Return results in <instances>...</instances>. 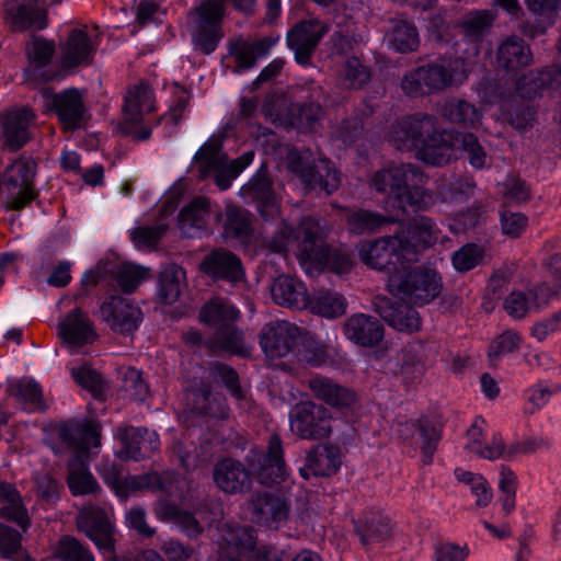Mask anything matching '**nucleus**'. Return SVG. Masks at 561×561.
<instances>
[{"label": "nucleus", "instance_id": "4d7b16f0", "mask_svg": "<svg viewBox=\"0 0 561 561\" xmlns=\"http://www.w3.org/2000/svg\"><path fill=\"white\" fill-rule=\"evenodd\" d=\"M51 557L59 561H94L91 550L69 535L57 540L51 548Z\"/></svg>", "mask_w": 561, "mask_h": 561}, {"label": "nucleus", "instance_id": "c03bdc74", "mask_svg": "<svg viewBox=\"0 0 561 561\" xmlns=\"http://www.w3.org/2000/svg\"><path fill=\"white\" fill-rule=\"evenodd\" d=\"M391 530L389 518L378 512H368L355 523V531L364 546L388 539Z\"/></svg>", "mask_w": 561, "mask_h": 561}, {"label": "nucleus", "instance_id": "bb28decb", "mask_svg": "<svg viewBox=\"0 0 561 561\" xmlns=\"http://www.w3.org/2000/svg\"><path fill=\"white\" fill-rule=\"evenodd\" d=\"M59 335L70 346L79 347L92 343L96 333L89 316L76 308L59 324Z\"/></svg>", "mask_w": 561, "mask_h": 561}, {"label": "nucleus", "instance_id": "20e7f679", "mask_svg": "<svg viewBox=\"0 0 561 561\" xmlns=\"http://www.w3.org/2000/svg\"><path fill=\"white\" fill-rule=\"evenodd\" d=\"M358 256L370 268L391 275L403 265L416 262L417 250L405 236L393 234L360 243Z\"/></svg>", "mask_w": 561, "mask_h": 561}, {"label": "nucleus", "instance_id": "e433bc0d", "mask_svg": "<svg viewBox=\"0 0 561 561\" xmlns=\"http://www.w3.org/2000/svg\"><path fill=\"white\" fill-rule=\"evenodd\" d=\"M0 517L16 524L22 530L28 529L31 518L15 485L0 481Z\"/></svg>", "mask_w": 561, "mask_h": 561}, {"label": "nucleus", "instance_id": "2eb2a0df", "mask_svg": "<svg viewBox=\"0 0 561 561\" xmlns=\"http://www.w3.org/2000/svg\"><path fill=\"white\" fill-rule=\"evenodd\" d=\"M100 313L107 325L121 334H130L142 321L141 309L121 296H111L100 308Z\"/></svg>", "mask_w": 561, "mask_h": 561}, {"label": "nucleus", "instance_id": "c9c22d12", "mask_svg": "<svg viewBox=\"0 0 561 561\" xmlns=\"http://www.w3.org/2000/svg\"><path fill=\"white\" fill-rule=\"evenodd\" d=\"M51 104L60 123L67 129L77 128L85 113L83 98L77 89H69L54 94Z\"/></svg>", "mask_w": 561, "mask_h": 561}, {"label": "nucleus", "instance_id": "f257e3e1", "mask_svg": "<svg viewBox=\"0 0 561 561\" xmlns=\"http://www.w3.org/2000/svg\"><path fill=\"white\" fill-rule=\"evenodd\" d=\"M389 141L401 151H416L427 164L444 165L454 157V131H438L436 118L415 114L397 121L388 135Z\"/></svg>", "mask_w": 561, "mask_h": 561}, {"label": "nucleus", "instance_id": "1a4fd4ad", "mask_svg": "<svg viewBox=\"0 0 561 561\" xmlns=\"http://www.w3.org/2000/svg\"><path fill=\"white\" fill-rule=\"evenodd\" d=\"M194 163L198 180L214 178L216 185L225 191L230 187L228 159L218 137L209 138L195 153Z\"/></svg>", "mask_w": 561, "mask_h": 561}, {"label": "nucleus", "instance_id": "09e8293b", "mask_svg": "<svg viewBox=\"0 0 561 561\" xmlns=\"http://www.w3.org/2000/svg\"><path fill=\"white\" fill-rule=\"evenodd\" d=\"M411 305H391L380 308V314L389 325L398 331L412 333L421 328L419 312Z\"/></svg>", "mask_w": 561, "mask_h": 561}, {"label": "nucleus", "instance_id": "6e6552de", "mask_svg": "<svg viewBox=\"0 0 561 561\" xmlns=\"http://www.w3.org/2000/svg\"><path fill=\"white\" fill-rule=\"evenodd\" d=\"M46 0H5L3 22L12 32L41 31L47 24Z\"/></svg>", "mask_w": 561, "mask_h": 561}, {"label": "nucleus", "instance_id": "9d476101", "mask_svg": "<svg viewBox=\"0 0 561 561\" xmlns=\"http://www.w3.org/2000/svg\"><path fill=\"white\" fill-rule=\"evenodd\" d=\"M250 519L260 526L277 529L287 522L290 504L277 492H255L248 505Z\"/></svg>", "mask_w": 561, "mask_h": 561}, {"label": "nucleus", "instance_id": "6ab92c4d", "mask_svg": "<svg viewBox=\"0 0 561 561\" xmlns=\"http://www.w3.org/2000/svg\"><path fill=\"white\" fill-rule=\"evenodd\" d=\"M201 271L215 280L236 283L244 272L241 260L232 252L218 248L207 253L201 262Z\"/></svg>", "mask_w": 561, "mask_h": 561}, {"label": "nucleus", "instance_id": "6e6d98bb", "mask_svg": "<svg viewBox=\"0 0 561 561\" xmlns=\"http://www.w3.org/2000/svg\"><path fill=\"white\" fill-rule=\"evenodd\" d=\"M36 163L30 157H21L9 164L3 173L4 184L10 188L34 185Z\"/></svg>", "mask_w": 561, "mask_h": 561}, {"label": "nucleus", "instance_id": "8fccbe9b", "mask_svg": "<svg viewBox=\"0 0 561 561\" xmlns=\"http://www.w3.org/2000/svg\"><path fill=\"white\" fill-rule=\"evenodd\" d=\"M386 38L391 48L402 54L415 51L420 45L415 25L407 20L394 21Z\"/></svg>", "mask_w": 561, "mask_h": 561}, {"label": "nucleus", "instance_id": "5701e85b", "mask_svg": "<svg viewBox=\"0 0 561 561\" xmlns=\"http://www.w3.org/2000/svg\"><path fill=\"white\" fill-rule=\"evenodd\" d=\"M213 478L215 484L229 494L241 493L251 485V477L247 468L231 458L222 459L215 465Z\"/></svg>", "mask_w": 561, "mask_h": 561}, {"label": "nucleus", "instance_id": "69168bd1", "mask_svg": "<svg viewBox=\"0 0 561 561\" xmlns=\"http://www.w3.org/2000/svg\"><path fill=\"white\" fill-rule=\"evenodd\" d=\"M524 343L522 334L514 330H506L495 336L489 345L488 356L491 362L503 356L518 352Z\"/></svg>", "mask_w": 561, "mask_h": 561}, {"label": "nucleus", "instance_id": "ddd939ff", "mask_svg": "<svg viewBox=\"0 0 561 561\" xmlns=\"http://www.w3.org/2000/svg\"><path fill=\"white\" fill-rule=\"evenodd\" d=\"M248 460L262 484L280 482L286 476L283 444L278 434L270 436L266 453L252 451Z\"/></svg>", "mask_w": 561, "mask_h": 561}, {"label": "nucleus", "instance_id": "f8f14e48", "mask_svg": "<svg viewBox=\"0 0 561 561\" xmlns=\"http://www.w3.org/2000/svg\"><path fill=\"white\" fill-rule=\"evenodd\" d=\"M561 298V283L556 286L541 284L527 290H513L504 300L503 308L515 319L524 318L528 312L547 307L552 298Z\"/></svg>", "mask_w": 561, "mask_h": 561}, {"label": "nucleus", "instance_id": "338daca9", "mask_svg": "<svg viewBox=\"0 0 561 561\" xmlns=\"http://www.w3.org/2000/svg\"><path fill=\"white\" fill-rule=\"evenodd\" d=\"M370 79L369 69L356 56L347 57L341 72V84L346 89H360Z\"/></svg>", "mask_w": 561, "mask_h": 561}, {"label": "nucleus", "instance_id": "5fc2aeb1", "mask_svg": "<svg viewBox=\"0 0 561 561\" xmlns=\"http://www.w3.org/2000/svg\"><path fill=\"white\" fill-rule=\"evenodd\" d=\"M240 317L236 307L227 300L215 298L206 304L199 312L202 322L219 328L224 323H234Z\"/></svg>", "mask_w": 561, "mask_h": 561}, {"label": "nucleus", "instance_id": "2f4dec72", "mask_svg": "<svg viewBox=\"0 0 561 561\" xmlns=\"http://www.w3.org/2000/svg\"><path fill=\"white\" fill-rule=\"evenodd\" d=\"M427 176L424 174L423 182L416 180L410 182L403 190L392 197V207L402 214L417 213L428 210L434 206L433 191L422 187L426 183Z\"/></svg>", "mask_w": 561, "mask_h": 561}, {"label": "nucleus", "instance_id": "a19ab883", "mask_svg": "<svg viewBox=\"0 0 561 561\" xmlns=\"http://www.w3.org/2000/svg\"><path fill=\"white\" fill-rule=\"evenodd\" d=\"M340 210L342 213L341 218L345 221L347 229L356 234L371 232L396 221L391 216H383L368 209L340 207Z\"/></svg>", "mask_w": 561, "mask_h": 561}, {"label": "nucleus", "instance_id": "603ef678", "mask_svg": "<svg viewBox=\"0 0 561 561\" xmlns=\"http://www.w3.org/2000/svg\"><path fill=\"white\" fill-rule=\"evenodd\" d=\"M307 308L314 314L333 319L346 312V300L336 291L320 290L309 297Z\"/></svg>", "mask_w": 561, "mask_h": 561}, {"label": "nucleus", "instance_id": "0e129e2a", "mask_svg": "<svg viewBox=\"0 0 561 561\" xmlns=\"http://www.w3.org/2000/svg\"><path fill=\"white\" fill-rule=\"evenodd\" d=\"M72 495H83L96 492L100 486L83 462H72L67 478Z\"/></svg>", "mask_w": 561, "mask_h": 561}, {"label": "nucleus", "instance_id": "72a5a7b5", "mask_svg": "<svg viewBox=\"0 0 561 561\" xmlns=\"http://www.w3.org/2000/svg\"><path fill=\"white\" fill-rule=\"evenodd\" d=\"M496 60L505 71L516 72L533 62V54L523 38L510 36L499 46Z\"/></svg>", "mask_w": 561, "mask_h": 561}, {"label": "nucleus", "instance_id": "a18cd8bd", "mask_svg": "<svg viewBox=\"0 0 561 561\" xmlns=\"http://www.w3.org/2000/svg\"><path fill=\"white\" fill-rule=\"evenodd\" d=\"M439 114L449 123L469 128H476L482 117L473 104L457 98L446 100L439 108Z\"/></svg>", "mask_w": 561, "mask_h": 561}, {"label": "nucleus", "instance_id": "b1692460", "mask_svg": "<svg viewBox=\"0 0 561 561\" xmlns=\"http://www.w3.org/2000/svg\"><path fill=\"white\" fill-rule=\"evenodd\" d=\"M60 440L77 453H85L100 444L99 426L93 422L69 421L58 426Z\"/></svg>", "mask_w": 561, "mask_h": 561}, {"label": "nucleus", "instance_id": "a211bd4d", "mask_svg": "<svg viewBox=\"0 0 561 561\" xmlns=\"http://www.w3.org/2000/svg\"><path fill=\"white\" fill-rule=\"evenodd\" d=\"M291 169L294 172L298 173L301 183L307 190L319 188L330 195L341 185L339 171L327 158L319 159L312 165H302L300 162L294 161Z\"/></svg>", "mask_w": 561, "mask_h": 561}, {"label": "nucleus", "instance_id": "393cba45", "mask_svg": "<svg viewBox=\"0 0 561 561\" xmlns=\"http://www.w3.org/2000/svg\"><path fill=\"white\" fill-rule=\"evenodd\" d=\"M96 44L83 28L70 31L61 48V64L65 68L89 66L92 62Z\"/></svg>", "mask_w": 561, "mask_h": 561}, {"label": "nucleus", "instance_id": "423d86ee", "mask_svg": "<svg viewBox=\"0 0 561 561\" xmlns=\"http://www.w3.org/2000/svg\"><path fill=\"white\" fill-rule=\"evenodd\" d=\"M332 414L313 401L297 403L289 413V427L294 435L307 440H321L332 433Z\"/></svg>", "mask_w": 561, "mask_h": 561}, {"label": "nucleus", "instance_id": "ea45409f", "mask_svg": "<svg viewBox=\"0 0 561 561\" xmlns=\"http://www.w3.org/2000/svg\"><path fill=\"white\" fill-rule=\"evenodd\" d=\"M482 424H484V420L477 417L467 431L468 443L466 449L489 460L501 458L504 455V440L501 434H494L490 443L483 444Z\"/></svg>", "mask_w": 561, "mask_h": 561}, {"label": "nucleus", "instance_id": "aec40b11", "mask_svg": "<svg viewBox=\"0 0 561 561\" xmlns=\"http://www.w3.org/2000/svg\"><path fill=\"white\" fill-rule=\"evenodd\" d=\"M347 340L362 347L377 346L383 339V325L375 317L355 313L348 317L342 327Z\"/></svg>", "mask_w": 561, "mask_h": 561}, {"label": "nucleus", "instance_id": "79ce46f5", "mask_svg": "<svg viewBox=\"0 0 561 561\" xmlns=\"http://www.w3.org/2000/svg\"><path fill=\"white\" fill-rule=\"evenodd\" d=\"M209 217V203L204 197L193 199L179 214L178 224L184 237L194 238L201 233L207 225Z\"/></svg>", "mask_w": 561, "mask_h": 561}, {"label": "nucleus", "instance_id": "774afa93", "mask_svg": "<svg viewBox=\"0 0 561 561\" xmlns=\"http://www.w3.org/2000/svg\"><path fill=\"white\" fill-rule=\"evenodd\" d=\"M55 49L54 41L37 35H33L25 45L28 61L35 68L48 65L55 54Z\"/></svg>", "mask_w": 561, "mask_h": 561}, {"label": "nucleus", "instance_id": "0eeeda50", "mask_svg": "<svg viewBox=\"0 0 561 561\" xmlns=\"http://www.w3.org/2000/svg\"><path fill=\"white\" fill-rule=\"evenodd\" d=\"M153 90L145 82H140L128 89L125 96L124 133L136 140H147L151 135V127L144 124L145 115L154 111Z\"/></svg>", "mask_w": 561, "mask_h": 561}, {"label": "nucleus", "instance_id": "c756f323", "mask_svg": "<svg viewBox=\"0 0 561 561\" xmlns=\"http://www.w3.org/2000/svg\"><path fill=\"white\" fill-rule=\"evenodd\" d=\"M187 407L191 412L201 416L218 420H225L229 416V408L226 403V398L219 392H214L206 386L192 390L187 394Z\"/></svg>", "mask_w": 561, "mask_h": 561}, {"label": "nucleus", "instance_id": "a878e982", "mask_svg": "<svg viewBox=\"0 0 561 561\" xmlns=\"http://www.w3.org/2000/svg\"><path fill=\"white\" fill-rule=\"evenodd\" d=\"M311 393L320 401L336 409L350 408L356 400V393L331 378L313 376L308 381Z\"/></svg>", "mask_w": 561, "mask_h": 561}, {"label": "nucleus", "instance_id": "de8ad7c7", "mask_svg": "<svg viewBox=\"0 0 561 561\" xmlns=\"http://www.w3.org/2000/svg\"><path fill=\"white\" fill-rule=\"evenodd\" d=\"M408 239L416 247L417 254L433 247L439 239L440 230L436 222L427 216H419L408 224Z\"/></svg>", "mask_w": 561, "mask_h": 561}, {"label": "nucleus", "instance_id": "4468645a", "mask_svg": "<svg viewBox=\"0 0 561 561\" xmlns=\"http://www.w3.org/2000/svg\"><path fill=\"white\" fill-rule=\"evenodd\" d=\"M76 525L94 545L103 551L114 550L113 525L104 510L99 506H85L76 517Z\"/></svg>", "mask_w": 561, "mask_h": 561}, {"label": "nucleus", "instance_id": "e2e57ef3", "mask_svg": "<svg viewBox=\"0 0 561 561\" xmlns=\"http://www.w3.org/2000/svg\"><path fill=\"white\" fill-rule=\"evenodd\" d=\"M494 18L489 10L469 12L461 20V31L469 39L479 41L490 31Z\"/></svg>", "mask_w": 561, "mask_h": 561}, {"label": "nucleus", "instance_id": "37998d69", "mask_svg": "<svg viewBox=\"0 0 561 561\" xmlns=\"http://www.w3.org/2000/svg\"><path fill=\"white\" fill-rule=\"evenodd\" d=\"M219 547L227 553L250 554L248 558L253 557L255 550L259 549L254 530L251 527L242 526H227L222 531Z\"/></svg>", "mask_w": 561, "mask_h": 561}, {"label": "nucleus", "instance_id": "cd10ccee", "mask_svg": "<svg viewBox=\"0 0 561 561\" xmlns=\"http://www.w3.org/2000/svg\"><path fill=\"white\" fill-rule=\"evenodd\" d=\"M271 294L275 304L286 308L302 310L309 302L305 284L288 275H279L274 279Z\"/></svg>", "mask_w": 561, "mask_h": 561}, {"label": "nucleus", "instance_id": "39448f33", "mask_svg": "<svg viewBox=\"0 0 561 561\" xmlns=\"http://www.w3.org/2000/svg\"><path fill=\"white\" fill-rule=\"evenodd\" d=\"M228 0H202L187 13L194 48L211 54L224 37L222 22Z\"/></svg>", "mask_w": 561, "mask_h": 561}, {"label": "nucleus", "instance_id": "49530a36", "mask_svg": "<svg viewBox=\"0 0 561 561\" xmlns=\"http://www.w3.org/2000/svg\"><path fill=\"white\" fill-rule=\"evenodd\" d=\"M8 392L27 412L45 409L42 388L34 380L20 379L12 381L8 387Z\"/></svg>", "mask_w": 561, "mask_h": 561}, {"label": "nucleus", "instance_id": "680f3d73", "mask_svg": "<svg viewBox=\"0 0 561 561\" xmlns=\"http://www.w3.org/2000/svg\"><path fill=\"white\" fill-rule=\"evenodd\" d=\"M170 481L171 474L169 472L163 474L148 472L138 476H127L125 482L126 500L131 493L139 491H167Z\"/></svg>", "mask_w": 561, "mask_h": 561}, {"label": "nucleus", "instance_id": "3c124183", "mask_svg": "<svg viewBox=\"0 0 561 561\" xmlns=\"http://www.w3.org/2000/svg\"><path fill=\"white\" fill-rule=\"evenodd\" d=\"M310 263H314L335 274H346L353 267L354 261L347 248L328 244L322 251L316 254Z\"/></svg>", "mask_w": 561, "mask_h": 561}, {"label": "nucleus", "instance_id": "f704fd0d", "mask_svg": "<svg viewBox=\"0 0 561 561\" xmlns=\"http://www.w3.org/2000/svg\"><path fill=\"white\" fill-rule=\"evenodd\" d=\"M206 348L214 354L228 353L245 357L250 348L244 343L242 331L234 323H224L217 328L214 335L207 340Z\"/></svg>", "mask_w": 561, "mask_h": 561}, {"label": "nucleus", "instance_id": "c85d7f7f", "mask_svg": "<svg viewBox=\"0 0 561 561\" xmlns=\"http://www.w3.org/2000/svg\"><path fill=\"white\" fill-rule=\"evenodd\" d=\"M159 446L160 440L154 432L141 427H129L122 436L121 454L127 459L139 461L150 457Z\"/></svg>", "mask_w": 561, "mask_h": 561}, {"label": "nucleus", "instance_id": "58836bf2", "mask_svg": "<svg viewBox=\"0 0 561 561\" xmlns=\"http://www.w3.org/2000/svg\"><path fill=\"white\" fill-rule=\"evenodd\" d=\"M402 434L413 432L417 435L415 444L422 453V461L430 465L433 461V455L436 451L438 442L442 438L440 431L427 419H420L416 423L413 421L401 424Z\"/></svg>", "mask_w": 561, "mask_h": 561}, {"label": "nucleus", "instance_id": "f03ea898", "mask_svg": "<svg viewBox=\"0 0 561 561\" xmlns=\"http://www.w3.org/2000/svg\"><path fill=\"white\" fill-rule=\"evenodd\" d=\"M468 72L463 58L443 56L405 73L401 80V89L409 96H423L461 85L467 80Z\"/></svg>", "mask_w": 561, "mask_h": 561}, {"label": "nucleus", "instance_id": "bf43d9fd", "mask_svg": "<svg viewBox=\"0 0 561 561\" xmlns=\"http://www.w3.org/2000/svg\"><path fill=\"white\" fill-rule=\"evenodd\" d=\"M456 479L467 485L473 496H476V506H488L493 497V492L488 481L478 473L466 471L461 468L455 470Z\"/></svg>", "mask_w": 561, "mask_h": 561}, {"label": "nucleus", "instance_id": "9b49d317", "mask_svg": "<svg viewBox=\"0 0 561 561\" xmlns=\"http://www.w3.org/2000/svg\"><path fill=\"white\" fill-rule=\"evenodd\" d=\"M300 329L286 320L267 322L261 329L259 343L267 357L280 358L293 352L298 339Z\"/></svg>", "mask_w": 561, "mask_h": 561}, {"label": "nucleus", "instance_id": "052dcab7", "mask_svg": "<svg viewBox=\"0 0 561 561\" xmlns=\"http://www.w3.org/2000/svg\"><path fill=\"white\" fill-rule=\"evenodd\" d=\"M551 82V75L548 71H530L522 76L516 83L517 95L523 100H535L541 96Z\"/></svg>", "mask_w": 561, "mask_h": 561}, {"label": "nucleus", "instance_id": "f3484780", "mask_svg": "<svg viewBox=\"0 0 561 561\" xmlns=\"http://www.w3.org/2000/svg\"><path fill=\"white\" fill-rule=\"evenodd\" d=\"M328 32V25L318 19L297 23L287 34V44L295 53L299 64H307L321 38Z\"/></svg>", "mask_w": 561, "mask_h": 561}, {"label": "nucleus", "instance_id": "7c9ffc66", "mask_svg": "<svg viewBox=\"0 0 561 561\" xmlns=\"http://www.w3.org/2000/svg\"><path fill=\"white\" fill-rule=\"evenodd\" d=\"M341 466V451L337 446L320 444L313 447L306 457V467L300 469L301 474L308 478V473L316 477H330Z\"/></svg>", "mask_w": 561, "mask_h": 561}, {"label": "nucleus", "instance_id": "7ed1b4c3", "mask_svg": "<svg viewBox=\"0 0 561 561\" xmlns=\"http://www.w3.org/2000/svg\"><path fill=\"white\" fill-rule=\"evenodd\" d=\"M388 291L402 302L422 307L436 299L443 290L439 273L431 267L408 268L403 265L388 276Z\"/></svg>", "mask_w": 561, "mask_h": 561}, {"label": "nucleus", "instance_id": "864d4df0", "mask_svg": "<svg viewBox=\"0 0 561 561\" xmlns=\"http://www.w3.org/2000/svg\"><path fill=\"white\" fill-rule=\"evenodd\" d=\"M185 279L184 270L176 264H169L163 267L159 275L158 295L165 305L174 304L181 294L182 284Z\"/></svg>", "mask_w": 561, "mask_h": 561}, {"label": "nucleus", "instance_id": "4be33fe9", "mask_svg": "<svg viewBox=\"0 0 561 561\" xmlns=\"http://www.w3.org/2000/svg\"><path fill=\"white\" fill-rule=\"evenodd\" d=\"M34 117V113L28 108L9 112L3 117L1 138L7 149L18 151L30 140V126Z\"/></svg>", "mask_w": 561, "mask_h": 561}, {"label": "nucleus", "instance_id": "412c9836", "mask_svg": "<svg viewBox=\"0 0 561 561\" xmlns=\"http://www.w3.org/2000/svg\"><path fill=\"white\" fill-rule=\"evenodd\" d=\"M330 229L325 222L313 217H304L296 228L297 248L301 261L311 260L328 244Z\"/></svg>", "mask_w": 561, "mask_h": 561}, {"label": "nucleus", "instance_id": "13d9d810", "mask_svg": "<svg viewBox=\"0 0 561 561\" xmlns=\"http://www.w3.org/2000/svg\"><path fill=\"white\" fill-rule=\"evenodd\" d=\"M310 99L308 103H301L297 107V124L300 128L312 129L323 115L320 102L324 101V94L321 87L312 83L310 88Z\"/></svg>", "mask_w": 561, "mask_h": 561}, {"label": "nucleus", "instance_id": "4c0bfd02", "mask_svg": "<svg viewBox=\"0 0 561 561\" xmlns=\"http://www.w3.org/2000/svg\"><path fill=\"white\" fill-rule=\"evenodd\" d=\"M388 369L402 385L408 387L421 381L425 366L416 351L409 346L402 348L396 358L389 362Z\"/></svg>", "mask_w": 561, "mask_h": 561}, {"label": "nucleus", "instance_id": "473e14b6", "mask_svg": "<svg viewBox=\"0 0 561 561\" xmlns=\"http://www.w3.org/2000/svg\"><path fill=\"white\" fill-rule=\"evenodd\" d=\"M245 198L257 202V210L265 220H272L279 215V203L272 190V183L266 176H256L242 187Z\"/></svg>", "mask_w": 561, "mask_h": 561}, {"label": "nucleus", "instance_id": "dca6fc26", "mask_svg": "<svg viewBox=\"0 0 561 561\" xmlns=\"http://www.w3.org/2000/svg\"><path fill=\"white\" fill-rule=\"evenodd\" d=\"M423 182L424 173L411 163L390 164L376 171L369 184L379 193H388L390 203L397 193L413 181Z\"/></svg>", "mask_w": 561, "mask_h": 561}]
</instances>
